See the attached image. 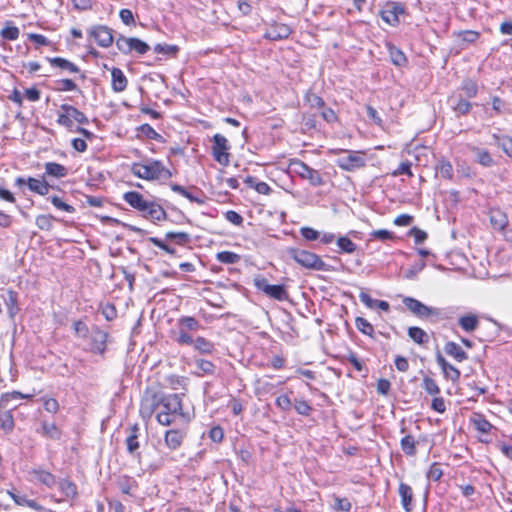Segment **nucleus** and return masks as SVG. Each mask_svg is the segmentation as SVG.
I'll list each match as a JSON object with an SVG mask.
<instances>
[{
  "label": "nucleus",
  "mask_w": 512,
  "mask_h": 512,
  "mask_svg": "<svg viewBox=\"0 0 512 512\" xmlns=\"http://www.w3.org/2000/svg\"><path fill=\"white\" fill-rule=\"evenodd\" d=\"M184 395L185 393L164 394L146 389L139 408L141 418L148 421L155 415L157 423L162 426L172 425L177 418L188 424L191 417L184 411Z\"/></svg>",
  "instance_id": "f257e3e1"
},
{
  "label": "nucleus",
  "mask_w": 512,
  "mask_h": 512,
  "mask_svg": "<svg viewBox=\"0 0 512 512\" xmlns=\"http://www.w3.org/2000/svg\"><path fill=\"white\" fill-rule=\"evenodd\" d=\"M123 200L143 218L154 224L165 221L168 217L163 206L155 200L147 199L138 191L131 190L123 194Z\"/></svg>",
  "instance_id": "f03ea898"
},
{
  "label": "nucleus",
  "mask_w": 512,
  "mask_h": 512,
  "mask_svg": "<svg viewBox=\"0 0 512 512\" xmlns=\"http://www.w3.org/2000/svg\"><path fill=\"white\" fill-rule=\"evenodd\" d=\"M131 173L142 180L165 182L173 177V172L163 161L154 158H145L142 161L133 162L130 166Z\"/></svg>",
  "instance_id": "7ed1b4c3"
},
{
  "label": "nucleus",
  "mask_w": 512,
  "mask_h": 512,
  "mask_svg": "<svg viewBox=\"0 0 512 512\" xmlns=\"http://www.w3.org/2000/svg\"><path fill=\"white\" fill-rule=\"evenodd\" d=\"M56 116L57 125L70 133L89 124V119L83 111L67 103L59 106Z\"/></svg>",
  "instance_id": "20e7f679"
},
{
  "label": "nucleus",
  "mask_w": 512,
  "mask_h": 512,
  "mask_svg": "<svg viewBox=\"0 0 512 512\" xmlns=\"http://www.w3.org/2000/svg\"><path fill=\"white\" fill-rule=\"evenodd\" d=\"M288 168L300 179L308 181L311 186L318 187L324 185L325 183L321 173L318 170L310 167L304 161L298 158L290 159Z\"/></svg>",
  "instance_id": "39448f33"
},
{
  "label": "nucleus",
  "mask_w": 512,
  "mask_h": 512,
  "mask_svg": "<svg viewBox=\"0 0 512 512\" xmlns=\"http://www.w3.org/2000/svg\"><path fill=\"white\" fill-rule=\"evenodd\" d=\"M289 255L297 264L306 269L316 271L325 270V262L321 259L319 255L313 252L299 248H290Z\"/></svg>",
  "instance_id": "423d86ee"
},
{
  "label": "nucleus",
  "mask_w": 512,
  "mask_h": 512,
  "mask_svg": "<svg viewBox=\"0 0 512 512\" xmlns=\"http://www.w3.org/2000/svg\"><path fill=\"white\" fill-rule=\"evenodd\" d=\"M469 423L478 433V440L481 443L489 444L491 435L497 431V428L486 418L482 412L474 411L469 417Z\"/></svg>",
  "instance_id": "0eeeda50"
},
{
  "label": "nucleus",
  "mask_w": 512,
  "mask_h": 512,
  "mask_svg": "<svg viewBox=\"0 0 512 512\" xmlns=\"http://www.w3.org/2000/svg\"><path fill=\"white\" fill-rule=\"evenodd\" d=\"M231 145L228 139L217 133L212 137L211 155L215 162L221 166L227 167L230 164V153Z\"/></svg>",
  "instance_id": "6e6552de"
},
{
  "label": "nucleus",
  "mask_w": 512,
  "mask_h": 512,
  "mask_svg": "<svg viewBox=\"0 0 512 512\" xmlns=\"http://www.w3.org/2000/svg\"><path fill=\"white\" fill-rule=\"evenodd\" d=\"M253 284L257 290L263 292L267 297L273 300L282 302L289 299V293L286 286L283 284L270 285L263 276H256L253 280Z\"/></svg>",
  "instance_id": "1a4fd4ad"
},
{
  "label": "nucleus",
  "mask_w": 512,
  "mask_h": 512,
  "mask_svg": "<svg viewBox=\"0 0 512 512\" xmlns=\"http://www.w3.org/2000/svg\"><path fill=\"white\" fill-rule=\"evenodd\" d=\"M346 152V157L339 158L336 161L337 166L346 172H353L366 166V152L364 150H341Z\"/></svg>",
  "instance_id": "9d476101"
},
{
  "label": "nucleus",
  "mask_w": 512,
  "mask_h": 512,
  "mask_svg": "<svg viewBox=\"0 0 512 512\" xmlns=\"http://www.w3.org/2000/svg\"><path fill=\"white\" fill-rule=\"evenodd\" d=\"M116 47L125 55L131 54L132 52H135L138 55H144L150 49V46L141 39L136 37H126L123 35H120L116 39Z\"/></svg>",
  "instance_id": "9b49d317"
},
{
  "label": "nucleus",
  "mask_w": 512,
  "mask_h": 512,
  "mask_svg": "<svg viewBox=\"0 0 512 512\" xmlns=\"http://www.w3.org/2000/svg\"><path fill=\"white\" fill-rule=\"evenodd\" d=\"M406 13L405 5L401 2L388 1L380 10L381 19L388 25L396 27L400 23L399 17Z\"/></svg>",
  "instance_id": "f8f14e48"
},
{
  "label": "nucleus",
  "mask_w": 512,
  "mask_h": 512,
  "mask_svg": "<svg viewBox=\"0 0 512 512\" xmlns=\"http://www.w3.org/2000/svg\"><path fill=\"white\" fill-rule=\"evenodd\" d=\"M87 33L88 38L102 48H108L114 42L113 30L106 25H93Z\"/></svg>",
  "instance_id": "ddd939ff"
},
{
  "label": "nucleus",
  "mask_w": 512,
  "mask_h": 512,
  "mask_svg": "<svg viewBox=\"0 0 512 512\" xmlns=\"http://www.w3.org/2000/svg\"><path fill=\"white\" fill-rule=\"evenodd\" d=\"M402 302L411 313L420 318H428L439 314L436 308L428 307L413 297H404Z\"/></svg>",
  "instance_id": "4468645a"
},
{
  "label": "nucleus",
  "mask_w": 512,
  "mask_h": 512,
  "mask_svg": "<svg viewBox=\"0 0 512 512\" xmlns=\"http://www.w3.org/2000/svg\"><path fill=\"white\" fill-rule=\"evenodd\" d=\"M292 33L290 25L274 21L266 29L263 37L270 41H281L289 38Z\"/></svg>",
  "instance_id": "2eb2a0df"
},
{
  "label": "nucleus",
  "mask_w": 512,
  "mask_h": 512,
  "mask_svg": "<svg viewBox=\"0 0 512 512\" xmlns=\"http://www.w3.org/2000/svg\"><path fill=\"white\" fill-rule=\"evenodd\" d=\"M436 362L442 371L444 379L451 381L452 383L459 382L461 372L457 367L449 363L440 353L436 355Z\"/></svg>",
  "instance_id": "dca6fc26"
},
{
  "label": "nucleus",
  "mask_w": 512,
  "mask_h": 512,
  "mask_svg": "<svg viewBox=\"0 0 512 512\" xmlns=\"http://www.w3.org/2000/svg\"><path fill=\"white\" fill-rule=\"evenodd\" d=\"M186 438V431L182 429H168L164 433V444L170 451L178 450Z\"/></svg>",
  "instance_id": "f3484780"
},
{
  "label": "nucleus",
  "mask_w": 512,
  "mask_h": 512,
  "mask_svg": "<svg viewBox=\"0 0 512 512\" xmlns=\"http://www.w3.org/2000/svg\"><path fill=\"white\" fill-rule=\"evenodd\" d=\"M72 133H78L80 136L71 140V147L78 153L86 152L88 149L87 141L94 140L95 134L84 127L76 129Z\"/></svg>",
  "instance_id": "a211bd4d"
},
{
  "label": "nucleus",
  "mask_w": 512,
  "mask_h": 512,
  "mask_svg": "<svg viewBox=\"0 0 512 512\" xmlns=\"http://www.w3.org/2000/svg\"><path fill=\"white\" fill-rule=\"evenodd\" d=\"M29 475L32 482L40 483L47 488H53L56 485V476L44 468H33L29 471Z\"/></svg>",
  "instance_id": "6ab92c4d"
},
{
  "label": "nucleus",
  "mask_w": 512,
  "mask_h": 512,
  "mask_svg": "<svg viewBox=\"0 0 512 512\" xmlns=\"http://www.w3.org/2000/svg\"><path fill=\"white\" fill-rule=\"evenodd\" d=\"M46 60L52 68L58 69L60 72H67L69 74H79L81 69L72 61L63 57H47Z\"/></svg>",
  "instance_id": "aec40b11"
},
{
  "label": "nucleus",
  "mask_w": 512,
  "mask_h": 512,
  "mask_svg": "<svg viewBox=\"0 0 512 512\" xmlns=\"http://www.w3.org/2000/svg\"><path fill=\"white\" fill-rule=\"evenodd\" d=\"M398 494L403 510L405 512H412L414 509V492L412 487L407 483L400 482Z\"/></svg>",
  "instance_id": "412c9836"
},
{
  "label": "nucleus",
  "mask_w": 512,
  "mask_h": 512,
  "mask_svg": "<svg viewBox=\"0 0 512 512\" xmlns=\"http://www.w3.org/2000/svg\"><path fill=\"white\" fill-rule=\"evenodd\" d=\"M421 375L420 387L427 395L431 397L436 394H441L440 385L433 372H421Z\"/></svg>",
  "instance_id": "4be33fe9"
},
{
  "label": "nucleus",
  "mask_w": 512,
  "mask_h": 512,
  "mask_svg": "<svg viewBox=\"0 0 512 512\" xmlns=\"http://www.w3.org/2000/svg\"><path fill=\"white\" fill-rule=\"evenodd\" d=\"M108 334L96 327L90 343V350L96 354H103L107 348Z\"/></svg>",
  "instance_id": "5701e85b"
},
{
  "label": "nucleus",
  "mask_w": 512,
  "mask_h": 512,
  "mask_svg": "<svg viewBox=\"0 0 512 512\" xmlns=\"http://www.w3.org/2000/svg\"><path fill=\"white\" fill-rule=\"evenodd\" d=\"M421 440H425V437L416 439L412 434H405L400 440V448L405 456L415 457L417 455V445Z\"/></svg>",
  "instance_id": "b1692460"
},
{
  "label": "nucleus",
  "mask_w": 512,
  "mask_h": 512,
  "mask_svg": "<svg viewBox=\"0 0 512 512\" xmlns=\"http://www.w3.org/2000/svg\"><path fill=\"white\" fill-rule=\"evenodd\" d=\"M410 340L422 348H427L430 343V335L421 327L410 326L407 329Z\"/></svg>",
  "instance_id": "393cba45"
},
{
  "label": "nucleus",
  "mask_w": 512,
  "mask_h": 512,
  "mask_svg": "<svg viewBox=\"0 0 512 512\" xmlns=\"http://www.w3.org/2000/svg\"><path fill=\"white\" fill-rule=\"evenodd\" d=\"M28 189L38 195L46 196L51 190V185L45 180V176L42 178L28 177L27 178Z\"/></svg>",
  "instance_id": "a878e982"
},
{
  "label": "nucleus",
  "mask_w": 512,
  "mask_h": 512,
  "mask_svg": "<svg viewBox=\"0 0 512 512\" xmlns=\"http://www.w3.org/2000/svg\"><path fill=\"white\" fill-rule=\"evenodd\" d=\"M116 485L122 494L134 496V492L138 489V482L128 475H122L116 479Z\"/></svg>",
  "instance_id": "bb28decb"
},
{
  "label": "nucleus",
  "mask_w": 512,
  "mask_h": 512,
  "mask_svg": "<svg viewBox=\"0 0 512 512\" xmlns=\"http://www.w3.org/2000/svg\"><path fill=\"white\" fill-rule=\"evenodd\" d=\"M489 220L493 229L503 231L508 225L507 214L499 208H493L489 212Z\"/></svg>",
  "instance_id": "cd10ccee"
},
{
  "label": "nucleus",
  "mask_w": 512,
  "mask_h": 512,
  "mask_svg": "<svg viewBox=\"0 0 512 512\" xmlns=\"http://www.w3.org/2000/svg\"><path fill=\"white\" fill-rule=\"evenodd\" d=\"M128 85V79L124 72L117 67L111 69V88L114 92H123Z\"/></svg>",
  "instance_id": "c85d7f7f"
},
{
  "label": "nucleus",
  "mask_w": 512,
  "mask_h": 512,
  "mask_svg": "<svg viewBox=\"0 0 512 512\" xmlns=\"http://www.w3.org/2000/svg\"><path fill=\"white\" fill-rule=\"evenodd\" d=\"M140 428L137 423L129 427V434L125 439L127 452L133 455L139 448Z\"/></svg>",
  "instance_id": "c756f323"
},
{
  "label": "nucleus",
  "mask_w": 512,
  "mask_h": 512,
  "mask_svg": "<svg viewBox=\"0 0 512 512\" xmlns=\"http://www.w3.org/2000/svg\"><path fill=\"white\" fill-rule=\"evenodd\" d=\"M39 433L42 437L51 440H60L62 431L55 422L42 421Z\"/></svg>",
  "instance_id": "7c9ffc66"
},
{
  "label": "nucleus",
  "mask_w": 512,
  "mask_h": 512,
  "mask_svg": "<svg viewBox=\"0 0 512 512\" xmlns=\"http://www.w3.org/2000/svg\"><path fill=\"white\" fill-rule=\"evenodd\" d=\"M188 382L186 376L170 374L165 378V387L170 390H183V393H186Z\"/></svg>",
  "instance_id": "2f4dec72"
},
{
  "label": "nucleus",
  "mask_w": 512,
  "mask_h": 512,
  "mask_svg": "<svg viewBox=\"0 0 512 512\" xmlns=\"http://www.w3.org/2000/svg\"><path fill=\"white\" fill-rule=\"evenodd\" d=\"M7 494L11 497V499L14 501V503L18 506H27L33 510H36L38 512H42L44 510V507L40 505L37 501L33 499H28L24 495L16 494L14 491H7Z\"/></svg>",
  "instance_id": "473e14b6"
},
{
  "label": "nucleus",
  "mask_w": 512,
  "mask_h": 512,
  "mask_svg": "<svg viewBox=\"0 0 512 512\" xmlns=\"http://www.w3.org/2000/svg\"><path fill=\"white\" fill-rule=\"evenodd\" d=\"M44 168V176H49L53 178H65L69 173L68 168L66 166L57 162H46Z\"/></svg>",
  "instance_id": "72a5a7b5"
},
{
  "label": "nucleus",
  "mask_w": 512,
  "mask_h": 512,
  "mask_svg": "<svg viewBox=\"0 0 512 512\" xmlns=\"http://www.w3.org/2000/svg\"><path fill=\"white\" fill-rule=\"evenodd\" d=\"M20 36V30L11 20H6L0 30V37L4 41H15Z\"/></svg>",
  "instance_id": "f704fd0d"
},
{
  "label": "nucleus",
  "mask_w": 512,
  "mask_h": 512,
  "mask_svg": "<svg viewBox=\"0 0 512 512\" xmlns=\"http://www.w3.org/2000/svg\"><path fill=\"white\" fill-rule=\"evenodd\" d=\"M458 324L465 332H473L479 326V317L476 314L468 313L458 319Z\"/></svg>",
  "instance_id": "c9c22d12"
},
{
  "label": "nucleus",
  "mask_w": 512,
  "mask_h": 512,
  "mask_svg": "<svg viewBox=\"0 0 512 512\" xmlns=\"http://www.w3.org/2000/svg\"><path fill=\"white\" fill-rule=\"evenodd\" d=\"M244 183L262 195H269L272 192V188L266 182L257 181V178L251 175L245 177Z\"/></svg>",
  "instance_id": "e433bc0d"
},
{
  "label": "nucleus",
  "mask_w": 512,
  "mask_h": 512,
  "mask_svg": "<svg viewBox=\"0 0 512 512\" xmlns=\"http://www.w3.org/2000/svg\"><path fill=\"white\" fill-rule=\"evenodd\" d=\"M444 350L446 354L451 356L457 362H463L468 358L467 353L461 348V346L453 341L447 342L444 346Z\"/></svg>",
  "instance_id": "4c0bfd02"
},
{
  "label": "nucleus",
  "mask_w": 512,
  "mask_h": 512,
  "mask_svg": "<svg viewBox=\"0 0 512 512\" xmlns=\"http://www.w3.org/2000/svg\"><path fill=\"white\" fill-rule=\"evenodd\" d=\"M193 347L200 354L204 355H211L215 351L214 343L203 336H197L195 338Z\"/></svg>",
  "instance_id": "58836bf2"
},
{
  "label": "nucleus",
  "mask_w": 512,
  "mask_h": 512,
  "mask_svg": "<svg viewBox=\"0 0 512 512\" xmlns=\"http://www.w3.org/2000/svg\"><path fill=\"white\" fill-rule=\"evenodd\" d=\"M392 63L398 67H404L408 64V59L404 52L393 44L387 45Z\"/></svg>",
  "instance_id": "ea45409f"
},
{
  "label": "nucleus",
  "mask_w": 512,
  "mask_h": 512,
  "mask_svg": "<svg viewBox=\"0 0 512 512\" xmlns=\"http://www.w3.org/2000/svg\"><path fill=\"white\" fill-rule=\"evenodd\" d=\"M178 329H182L184 331H198L202 328L200 322L193 316H181L177 320Z\"/></svg>",
  "instance_id": "a19ab883"
},
{
  "label": "nucleus",
  "mask_w": 512,
  "mask_h": 512,
  "mask_svg": "<svg viewBox=\"0 0 512 512\" xmlns=\"http://www.w3.org/2000/svg\"><path fill=\"white\" fill-rule=\"evenodd\" d=\"M355 327L357 330L372 339L375 338L374 326L364 317L358 316L355 318Z\"/></svg>",
  "instance_id": "79ce46f5"
},
{
  "label": "nucleus",
  "mask_w": 512,
  "mask_h": 512,
  "mask_svg": "<svg viewBox=\"0 0 512 512\" xmlns=\"http://www.w3.org/2000/svg\"><path fill=\"white\" fill-rule=\"evenodd\" d=\"M58 486L66 498L72 500L78 496V488L73 481L69 479H63L59 482Z\"/></svg>",
  "instance_id": "37998d69"
},
{
  "label": "nucleus",
  "mask_w": 512,
  "mask_h": 512,
  "mask_svg": "<svg viewBox=\"0 0 512 512\" xmlns=\"http://www.w3.org/2000/svg\"><path fill=\"white\" fill-rule=\"evenodd\" d=\"M492 138L502 151L512 158V137L508 135L493 134Z\"/></svg>",
  "instance_id": "c03bdc74"
},
{
  "label": "nucleus",
  "mask_w": 512,
  "mask_h": 512,
  "mask_svg": "<svg viewBox=\"0 0 512 512\" xmlns=\"http://www.w3.org/2000/svg\"><path fill=\"white\" fill-rule=\"evenodd\" d=\"M293 394V391H289L287 393L280 394L275 399V405L278 409L283 412H289L292 409L294 403L291 400L290 395Z\"/></svg>",
  "instance_id": "a18cd8bd"
},
{
  "label": "nucleus",
  "mask_w": 512,
  "mask_h": 512,
  "mask_svg": "<svg viewBox=\"0 0 512 512\" xmlns=\"http://www.w3.org/2000/svg\"><path fill=\"white\" fill-rule=\"evenodd\" d=\"M197 368L200 372L196 373L198 377H202L204 375H213L215 373L216 366L215 364L206 359H197L195 361Z\"/></svg>",
  "instance_id": "49530a36"
},
{
  "label": "nucleus",
  "mask_w": 512,
  "mask_h": 512,
  "mask_svg": "<svg viewBox=\"0 0 512 512\" xmlns=\"http://www.w3.org/2000/svg\"><path fill=\"white\" fill-rule=\"evenodd\" d=\"M437 171L443 179L452 180L454 176V169L448 159H441L437 165Z\"/></svg>",
  "instance_id": "de8ad7c7"
},
{
  "label": "nucleus",
  "mask_w": 512,
  "mask_h": 512,
  "mask_svg": "<svg viewBox=\"0 0 512 512\" xmlns=\"http://www.w3.org/2000/svg\"><path fill=\"white\" fill-rule=\"evenodd\" d=\"M471 150L477 155V163L484 167L494 165V160L488 150L472 147Z\"/></svg>",
  "instance_id": "09e8293b"
},
{
  "label": "nucleus",
  "mask_w": 512,
  "mask_h": 512,
  "mask_svg": "<svg viewBox=\"0 0 512 512\" xmlns=\"http://www.w3.org/2000/svg\"><path fill=\"white\" fill-rule=\"evenodd\" d=\"M453 35L460 38L462 42L473 44L479 40L481 33L475 30H461L454 32Z\"/></svg>",
  "instance_id": "8fccbe9b"
},
{
  "label": "nucleus",
  "mask_w": 512,
  "mask_h": 512,
  "mask_svg": "<svg viewBox=\"0 0 512 512\" xmlns=\"http://www.w3.org/2000/svg\"><path fill=\"white\" fill-rule=\"evenodd\" d=\"M448 402L441 396L436 394L431 396L430 408L438 414H444L447 411Z\"/></svg>",
  "instance_id": "3c124183"
},
{
  "label": "nucleus",
  "mask_w": 512,
  "mask_h": 512,
  "mask_svg": "<svg viewBox=\"0 0 512 512\" xmlns=\"http://www.w3.org/2000/svg\"><path fill=\"white\" fill-rule=\"evenodd\" d=\"M171 190L180 194L181 196L185 197L186 199H188L189 201H191L193 203H197V204L204 203V200L201 197L192 194L185 187H183L179 184H172Z\"/></svg>",
  "instance_id": "603ef678"
},
{
  "label": "nucleus",
  "mask_w": 512,
  "mask_h": 512,
  "mask_svg": "<svg viewBox=\"0 0 512 512\" xmlns=\"http://www.w3.org/2000/svg\"><path fill=\"white\" fill-rule=\"evenodd\" d=\"M444 475V471L441 468V464L439 462H433L426 472V477L428 480L433 482H439Z\"/></svg>",
  "instance_id": "864d4df0"
},
{
  "label": "nucleus",
  "mask_w": 512,
  "mask_h": 512,
  "mask_svg": "<svg viewBox=\"0 0 512 512\" xmlns=\"http://www.w3.org/2000/svg\"><path fill=\"white\" fill-rule=\"evenodd\" d=\"M14 427L15 421L12 412L6 411L4 413H0V428L6 433H10L13 431Z\"/></svg>",
  "instance_id": "5fc2aeb1"
},
{
  "label": "nucleus",
  "mask_w": 512,
  "mask_h": 512,
  "mask_svg": "<svg viewBox=\"0 0 512 512\" xmlns=\"http://www.w3.org/2000/svg\"><path fill=\"white\" fill-rule=\"evenodd\" d=\"M240 258L239 254L232 251H221L216 254V259L223 264H236Z\"/></svg>",
  "instance_id": "6e6d98bb"
},
{
  "label": "nucleus",
  "mask_w": 512,
  "mask_h": 512,
  "mask_svg": "<svg viewBox=\"0 0 512 512\" xmlns=\"http://www.w3.org/2000/svg\"><path fill=\"white\" fill-rule=\"evenodd\" d=\"M297 414L301 416H310L313 412V407L304 399H296L293 405Z\"/></svg>",
  "instance_id": "4d7b16f0"
},
{
  "label": "nucleus",
  "mask_w": 512,
  "mask_h": 512,
  "mask_svg": "<svg viewBox=\"0 0 512 512\" xmlns=\"http://www.w3.org/2000/svg\"><path fill=\"white\" fill-rule=\"evenodd\" d=\"M337 246L341 252L352 254L356 251V244L348 237L341 236L337 239Z\"/></svg>",
  "instance_id": "13d9d810"
},
{
  "label": "nucleus",
  "mask_w": 512,
  "mask_h": 512,
  "mask_svg": "<svg viewBox=\"0 0 512 512\" xmlns=\"http://www.w3.org/2000/svg\"><path fill=\"white\" fill-rule=\"evenodd\" d=\"M334 505L333 510L335 512H350L352 508V503L346 497H339L334 495Z\"/></svg>",
  "instance_id": "bf43d9fd"
},
{
  "label": "nucleus",
  "mask_w": 512,
  "mask_h": 512,
  "mask_svg": "<svg viewBox=\"0 0 512 512\" xmlns=\"http://www.w3.org/2000/svg\"><path fill=\"white\" fill-rule=\"evenodd\" d=\"M165 238L174 241L180 246H184L190 242V236L186 232H167Z\"/></svg>",
  "instance_id": "052dcab7"
},
{
  "label": "nucleus",
  "mask_w": 512,
  "mask_h": 512,
  "mask_svg": "<svg viewBox=\"0 0 512 512\" xmlns=\"http://www.w3.org/2000/svg\"><path fill=\"white\" fill-rule=\"evenodd\" d=\"M55 218L50 214H41L36 216L35 223L40 230L49 231L52 229Z\"/></svg>",
  "instance_id": "680f3d73"
},
{
  "label": "nucleus",
  "mask_w": 512,
  "mask_h": 512,
  "mask_svg": "<svg viewBox=\"0 0 512 512\" xmlns=\"http://www.w3.org/2000/svg\"><path fill=\"white\" fill-rule=\"evenodd\" d=\"M452 109L458 115L464 116L471 111L472 104L469 101L463 99L462 97H459L456 103L452 106Z\"/></svg>",
  "instance_id": "e2e57ef3"
},
{
  "label": "nucleus",
  "mask_w": 512,
  "mask_h": 512,
  "mask_svg": "<svg viewBox=\"0 0 512 512\" xmlns=\"http://www.w3.org/2000/svg\"><path fill=\"white\" fill-rule=\"evenodd\" d=\"M461 90L468 98H474L478 94V85L472 79H466L462 82Z\"/></svg>",
  "instance_id": "0e129e2a"
},
{
  "label": "nucleus",
  "mask_w": 512,
  "mask_h": 512,
  "mask_svg": "<svg viewBox=\"0 0 512 512\" xmlns=\"http://www.w3.org/2000/svg\"><path fill=\"white\" fill-rule=\"evenodd\" d=\"M27 38L34 44L36 49L42 46H50L52 44V42L43 34L28 33Z\"/></svg>",
  "instance_id": "69168bd1"
},
{
  "label": "nucleus",
  "mask_w": 512,
  "mask_h": 512,
  "mask_svg": "<svg viewBox=\"0 0 512 512\" xmlns=\"http://www.w3.org/2000/svg\"><path fill=\"white\" fill-rule=\"evenodd\" d=\"M154 52L157 54H163L168 56H176L179 52V47L177 45H169V44H156L154 46Z\"/></svg>",
  "instance_id": "338daca9"
},
{
  "label": "nucleus",
  "mask_w": 512,
  "mask_h": 512,
  "mask_svg": "<svg viewBox=\"0 0 512 512\" xmlns=\"http://www.w3.org/2000/svg\"><path fill=\"white\" fill-rule=\"evenodd\" d=\"M41 402L45 411L51 414H57L60 411V404L57 399L53 397H42Z\"/></svg>",
  "instance_id": "774afa93"
}]
</instances>
